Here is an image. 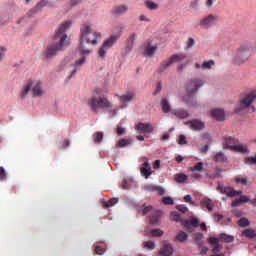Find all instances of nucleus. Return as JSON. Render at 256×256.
<instances>
[{"instance_id":"nucleus-18","label":"nucleus","mask_w":256,"mask_h":256,"mask_svg":"<svg viewBox=\"0 0 256 256\" xmlns=\"http://www.w3.org/2000/svg\"><path fill=\"white\" fill-rule=\"evenodd\" d=\"M129 11V6L122 4V5H118L115 6L112 10L111 13L112 15H114L115 17H121V15H125V12Z\"/></svg>"},{"instance_id":"nucleus-20","label":"nucleus","mask_w":256,"mask_h":256,"mask_svg":"<svg viewBox=\"0 0 256 256\" xmlns=\"http://www.w3.org/2000/svg\"><path fill=\"white\" fill-rule=\"evenodd\" d=\"M135 37H137V33H132L128 38L125 46V54L131 53L133 51V46L135 45Z\"/></svg>"},{"instance_id":"nucleus-58","label":"nucleus","mask_w":256,"mask_h":256,"mask_svg":"<svg viewBox=\"0 0 256 256\" xmlns=\"http://www.w3.org/2000/svg\"><path fill=\"white\" fill-rule=\"evenodd\" d=\"M150 211H153V206H146V207L142 210V215H147V213H149Z\"/></svg>"},{"instance_id":"nucleus-29","label":"nucleus","mask_w":256,"mask_h":256,"mask_svg":"<svg viewBox=\"0 0 256 256\" xmlns=\"http://www.w3.org/2000/svg\"><path fill=\"white\" fill-rule=\"evenodd\" d=\"M161 215H163V212L161 211H155L152 216L150 217V223L151 225H159V221H161Z\"/></svg>"},{"instance_id":"nucleus-35","label":"nucleus","mask_w":256,"mask_h":256,"mask_svg":"<svg viewBox=\"0 0 256 256\" xmlns=\"http://www.w3.org/2000/svg\"><path fill=\"white\" fill-rule=\"evenodd\" d=\"M188 238L189 235H187V233L184 231H180L175 237L176 241H179V243H184V241H187Z\"/></svg>"},{"instance_id":"nucleus-63","label":"nucleus","mask_w":256,"mask_h":256,"mask_svg":"<svg viewBox=\"0 0 256 256\" xmlns=\"http://www.w3.org/2000/svg\"><path fill=\"white\" fill-rule=\"evenodd\" d=\"M139 21H146L147 23L151 22V19L147 18L145 15H140Z\"/></svg>"},{"instance_id":"nucleus-5","label":"nucleus","mask_w":256,"mask_h":256,"mask_svg":"<svg viewBox=\"0 0 256 256\" xmlns=\"http://www.w3.org/2000/svg\"><path fill=\"white\" fill-rule=\"evenodd\" d=\"M256 50V42H244L239 48L236 50L233 63L235 65H244V63L249 61V57H251V53Z\"/></svg>"},{"instance_id":"nucleus-52","label":"nucleus","mask_w":256,"mask_h":256,"mask_svg":"<svg viewBox=\"0 0 256 256\" xmlns=\"http://www.w3.org/2000/svg\"><path fill=\"white\" fill-rule=\"evenodd\" d=\"M178 145H187V137L181 134L178 139Z\"/></svg>"},{"instance_id":"nucleus-51","label":"nucleus","mask_w":256,"mask_h":256,"mask_svg":"<svg viewBox=\"0 0 256 256\" xmlns=\"http://www.w3.org/2000/svg\"><path fill=\"white\" fill-rule=\"evenodd\" d=\"M129 140L127 139H120L117 143V147H127L129 145Z\"/></svg>"},{"instance_id":"nucleus-34","label":"nucleus","mask_w":256,"mask_h":256,"mask_svg":"<svg viewBox=\"0 0 256 256\" xmlns=\"http://www.w3.org/2000/svg\"><path fill=\"white\" fill-rule=\"evenodd\" d=\"M155 51H157V46H148L144 50V55L146 57H153V55H155Z\"/></svg>"},{"instance_id":"nucleus-31","label":"nucleus","mask_w":256,"mask_h":256,"mask_svg":"<svg viewBox=\"0 0 256 256\" xmlns=\"http://www.w3.org/2000/svg\"><path fill=\"white\" fill-rule=\"evenodd\" d=\"M242 235L246 237V239H256V230L255 229H245L242 231Z\"/></svg>"},{"instance_id":"nucleus-59","label":"nucleus","mask_w":256,"mask_h":256,"mask_svg":"<svg viewBox=\"0 0 256 256\" xmlns=\"http://www.w3.org/2000/svg\"><path fill=\"white\" fill-rule=\"evenodd\" d=\"M122 189H130L131 186L129 185V182L127 180H123L121 184Z\"/></svg>"},{"instance_id":"nucleus-60","label":"nucleus","mask_w":256,"mask_h":256,"mask_svg":"<svg viewBox=\"0 0 256 256\" xmlns=\"http://www.w3.org/2000/svg\"><path fill=\"white\" fill-rule=\"evenodd\" d=\"M7 51V48L0 46V61L5 57V52Z\"/></svg>"},{"instance_id":"nucleus-46","label":"nucleus","mask_w":256,"mask_h":256,"mask_svg":"<svg viewBox=\"0 0 256 256\" xmlns=\"http://www.w3.org/2000/svg\"><path fill=\"white\" fill-rule=\"evenodd\" d=\"M246 165H256V155L250 156L245 159Z\"/></svg>"},{"instance_id":"nucleus-47","label":"nucleus","mask_w":256,"mask_h":256,"mask_svg":"<svg viewBox=\"0 0 256 256\" xmlns=\"http://www.w3.org/2000/svg\"><path fill=\"white\" fill-rule=\"evenodd\" d=\"M0 181H7V172L3 166L0 167Z\"/></svg>"},{"instance_id":"nucleus-14","label":"nucleus","mask_w":256,"mask_h":256,"mask_svg":"<svg viewBox=\"0 0 256 256\" xmlns=\"http://www.w3.org/2000/svg\"><path fill=\"white\" fill-rule=\"evenodd\" d=\"M144 191H147L148 193H158V195H165V189L161 186H156L153 184H146L143 187Z\"/></svg>"},{"instance_id":"nucleus-40","label":"nucleus","mask_w":256,"mask_h":256,"mask_svg":"<svg viewBox=\"0 0 256 256\" xmlns=\"http://www.w3.org/2000/svg\"><path fill=\"white\" fill-rule=\"evenodd\" d=\"M215 66V61L209 60V61H204L201 65V69H212Z\"/></svg>"},{"instance_id":"nucleus-61","label":"nucleus","mask_w":256,"mask_h":256,"mask_svg":"<svg viewBox=\"0 0 256 256\" xmlns=\"http://www.w3.org/2000/svg\"><path fill=\"white\" fill-rule=\"evenodd\" d=\"M193 45H195V40L193 38H189L188 42H187L188 49H191V47H193Z\"/></svg>"},{"instance_id":"nucleus-17","label":"nucleus","mask_w":256,"mask_h":256,"mask_svg":"<svg viewBox=\"0 0 256 256\" xmlns=\"http://www.w3.org/2000/svg\"><path fill=\"white\" fill-rule=\"evenodd\" d=\"M183 225L189 233H193V228L196 229V227H199V219L192 218L190 220H186L183 222Z\"/></svg>"},{"instance_id":"nucleus-38","label":"nucleus","mask_w":256,"mask_h":256,"mask_svg":"<svg viewBox=\"0 0 256 256\" xmlns=\"http://www.w3.org/2000/svg\"><path fill=\"white\" fill-rule=\"evenodd\" d=\"M202 203L208 211H210V212L213 211V201L211 199L206 198L202 201Z\"/></svg>"},{"instance_id":"nucleus-9","label":"nucleus","mask_w":256,"mask_h":256,"mask_svg":"<svg viewBox=\"0 0 256 256\" xmlns=\"http://www.w3.org/2000/svg\"><path fill=\"white\" fill-rule=\"evenodd\" d=\"M185 59V56H180V55H172L170 58L167 60L163 61L159 67H158V73H165L173 63H179V61H183Z\"/></svg>"},{"instance_id":"nucleus-62","label":"nucleus","mask_w":256,"mask_h":256,"mask_svg":"<svg viewBox=\"0 0 256 256\" xmlns=\"http://www.w3.org/2000/svg\"><path fill=\"white\" fill-rule=\"evenodd\" d=\"M159 167H161V160H156L153 163V169H159Z\"/></svg>"},{"instance_id":"nucleus-3","label":"nucleus","mask_w":256,"mask_h":256,"mask_svg":"<svg viewBox=\"0 0 256 256\" xmlns=\"http://www.w3.org/2000/svg\"><path fill=\"white\" fill-rule=\"evenodd\" d=\"M216 191H219L221 195H226L230 199H233V197H239L232 201V207H240L243 203L251 202V199L248 196L243 195L242 191H237L231 186H224L221 182H218Z\"/></svg>"},{"instance_id":"nucleus-23","label":"nucleus","mask_w":256,"mask_h":256,"mask_svg":"<svg viewBox=\"0 0 256 256\" xmlns=\"http://www.w3.org/2000/svg\"><path fill=\"white\" fill-rule=\"evenodd\" d=\"M136 129L138 133H153V125L151 124L139 123Z\"/></svg>"},{"instance_id":"nucleus-57","label":"nucleus","mask_w":256,"mask_h":256,"mask_svg":"<svg viewBox=\"0 0 256 256\" xmlns=\"http://www.w3.org/2000/svg\"><path fill=\"white\" fill-rule=\"evenodd\" d=\"M184 201H185V203H190L191 205H193V203H195V202H193V197H191V195H186V196H184Z\"/></svg>"},{"instance_id":"nucleus-33","label":"nucleus","mask_w":256,"mask_h":256,"mask_svg":"<svg viewBox=\"0 0 256 256\" xmlns=\"http://www.w3.org/2000/svg\"><path fill=\"white\" fill-rule=\"evenodd\" d=\"M219 241H223V243H233L235 241V237L227 234H220Z\"/></svg>"},{"instance_id":"nucleus-50","label":"nucleus","mask_w":256,"mask_h":256,"mask_svg":"<svg viewBox=\"0 0 256 256\" xmlns=\"http://www.w3.org/2000/svg\"><path fill=\"white\" fill-rule=\"evenodd\" d=\"M171 219L172 221H181V215H179V212L173 211L171 212Z\"/></svg>"},{"instance_id":"nucleus-44","label":"nucleus","mask_w":256,"mask_h":256,"mask_svg":"<svg viewBox=\"0 0 256 256\" xmlns=\"http://www.w3.org/2000/svg\"><path fill=\"white\" fill-rule=\"evenodd\" d=\"M238 225L239 227H249L251 223L249 222V219L243 217V218H240V220L238 221Z\"/></svg>"},{"instance_id":"nucleus-28","label":"nucleus","mask_w":256,"mask_h":256,"mask_svg":"<svg viewBox=\"0 0 256 256\" xmlns=\"http://www.w3.org/2000/svg\"><path fill=\"white\" fill-rule=\"evenodd\" d=\"M47 5H49V0H41L35 8L29 11V15H35L37 11H41V9H43V7H47Z\"/></svg>"},{"instance_id":"nucleus-12","label":"nucleus","mask_w":256,"mask_h":256,"mask_svg":"<svg viewBox=\"0 0 256 256\" xmlns=\"http://www.w3.org/2000/svg\"><path fill=\"white\" fill-rule=\"evenodd\" d=\"M238 143L239 141L235 137L224 136L222 147L223 149H229L230 151H232V147H235V145H237Z\"/></svg>"},{"instance_id":"nucleus-54","label":"nucleus","mask_w":256,"mask_h":256,"mask_svg":"<svg viewBox=\"0 0 256 256\" xmlns=\"http://www.w3.org/2000/svg\"><path fill=\"white\" fill-rule=\"evenodd\" d=\"M176 209L180 211V213H187V211H189V208L185 205H178Z\"/></svg>"},{"instance_id":"nucleus-64","label":"nucleus","mask_w":256,"mask_h":256,"mask_svg":"<svg viewBox=\"0 0 256 256\" xmlns=\"http://www.w3.org/2000/svg\"><path fill=\"white\" fill-rule=\"evenodd\" d=\"M117 135H125V128L118 127L117 128Z\"/></svg>"},{"instance_id":"nucleus-53","label":"nucleus","mask_w":256,"mask_h":256,"mask_svg":"<svg viewBox=\"0 0 256 256\" xmlns=\"http://www.w3.org/2000/svg\"><path fill=\"white\" fill-rule=\"evenodd\" d=\"M144 247H145L146 249L153 250V249H155V242H153V241H147V242L144 243Z\"/></svg>"},{"instance_id":"nucleus-6","label":"nucleus","mask_w":256,"mask_h":256,"mask_svg":"<svg viewBox=\"0 0 256 256\" xmlns=\"http://www.w3.org/2000/svg\"><path fill=\"white\" fill-rule=\"evenodd\" d=\"M256 101V90L244 93L239 99V105L234 108V113L240 115L243 111L248 113H255L256 108L253 105Z\"/></svg>"},{"instance_id":"nucleus-45","label":"nucleus","mask_w":256,"mask_h":256,"mask_svg":"<svg viewBox=\"0 0 256 256\" xmlns=\"http://www.w3.org/2000/svg\"><path fill=\"white\" fill-rule=\"evenodd\" d=\"M80 56H81V58L74 63V67L76 69H77V67H81V65H83L86 61L87 55H81L80 54Z\"/></svg>"},{"instance_id":"nucleus-55","label":"nucleus","mask_w":256,"mask_h":256,"mask_svg":"<svg viewBox=\"0 0 256 256\" xmlns=\"http://www.w3.org/2000/svg\"><path fill=\"white\" fill-rule=\"evenodd\" d=\"M217 0H206L205 6L207 9H213V5L215 4Z\"/></svg>"},{"instance_id":"nucleus-15","label":"nucleus","mask_w":256,"mask_h":256,"mask_svg":"<svg viewBox=\"0 0 256 256\" xmlns=\"http://www.w3.org/2000/svg\"><path fill=\"white\" fill-rule=\"evenodd\" d=\"M208 243L212 245V253H220V251L223 249V245L219 244V238L216 237H210L208 238Z\"/></svg>"},{"instance_id":"nucleus-7","label":"nucleus","mask_w":256,"mask_h":256,"mask_svg":"<svg viewBox=\"0 0 256 256\" xmlns=\"http://www.w3.org/2000/svg\"><path fill=\"white\" fill-rule=\"evenodd\" d=\"M88 107L97 113L99 109H111V102L103 96H92L88 99Z\"/></svg>"},{"instance_id":"nucleus-8","label":"nucleus","mask_w":256,"mask_h":256,"mask_svg":"<svg viewBox=\"0 0 256 256\" xmlns=\"http://www.w3.org/2000/svg\"><path fill=\"white\" fill-rule=\"evenodd\" d=\"M121 37V32H118L116 35L110 36L108 39H106L102 46L98 50V57L100 59H105L107 56V51L113 47L115 43H117V40Z\"/></svg>"},{"instance_id":"nucleus-2","label":"nucleus","mask_w":256,"mask_h":256,"mask_svg":"<svg viewBox=\"0 0 256 256\" xmlns=\"http://www.w3.org/2000/svg\"><path fill=\"white\" fill-rule=\"evenodd\" d=\"M101 41V33L92 30L91 26L84 24L80 28V43L78 46L80 55H91V49L87 45H97Z\"/></svg>"},{"instance_id":"nucleus-24","label":"nucleus","mask_w":256,"mask_h":256,"mask_svg":"<svg viewBox=\"0 0 256 256\" xmlns=\"http://www.w3.org/2000/svg\"><path fill=\"white\" fill-rule=\"evenodd\" d=\"M31 87H33V81L28 80V82L23 86V88L19 94L20 99H25V97H27V95L31 91Z\"/></svg>"},{"instance_id":"nucleus-21","label":"nucleus","mask_w":256,"mask_h":256,"mask_svg":"<svg viewBox=\"0 0 256 256\" xmlns=\"http://www.w3.org/2000/svg\"><path fill=\"white\" fill-rule=\"evenodd\" d=\"M140 173L145 179H149L153 172L151 171V165H149V162L146 161L142 164V167L140 168Z\"/></svg>"},{"instance_id":"nucleus-10","label":"nucleus","mask_w":256,"mask_h":256,"mask_svg":"<svg viewBox=\"0 0 256 256\" xmlns=\"http://www.w3.org/2000/svg\"><path fill=\"white\" fill-rule=\"evenodd\" d=\"M217 21H219V16H217V14H209L200 20L199 25L200 27H203V29H210L217 23Z\"/></svg>"},{"instance_id":"nucleus-25","label":"nucleus","mask_w":256,"mask_h":256,"mask_svg":"<svg viewBox=\"0 0 256 256\" xmlns=\"http://www.w3.org/2000/svg\"><path fill=\"white\" fill-rule=\"evenodd\" d=\"M234 153H242V154H247L249 153V148L247 144H235L234 147H232V150Z\"/></svg>"},{"instance_id":"nucleus-41","label":"nucleus","mask_w":256,"mask_h":256,"mask_svg":"<svg viewBox=\"0 0 256 256\" xmlns=\"http://www.w3.org/2000/svg\"><path fill=\"white\" fill-rule=\"evenodd\" d=\"M234 181H235V183H237V184L240 183L241 185H248L249 184V180H247V177L241 178V176H236L234 178Z\"/></svg>"},{"instance_id":"nucleus-13","label":"nucleus","mask_w":256,"mask_h":256,"mask_svg":"<svg viewBox=\"0 0 256 256\" xmlns=\"http://www.w3.org/2000/svg\"><path fill=\"white\" fill-rule=\"evenodd\" d=\"M159 254L161 256H171L173 255V246L169 241L164 240L162 241V247L160 248Z\"/></svg>"},{"instance_id":"nucleus-16","label":"nucleus","mask_w":256,"mask_h":256,"mask_svg":"<svg viewBox=\"0 0 256 256\" xmlns=\"http://www.w3.org/2000/svg\"><path fill=\"white\" fill-rule=\"evenodd\" d=\"M186 125H189L192 131H201V129H205V123L197 119L186 122Z\"/></svg>"},{"instance_id":"nucleus-43","label":"nucleus","mask_w":256,"mask_h":256,"mask_svg":"<svg viewBox=\"0 0 256 256\" xmlns=\"http://www.w3.org/2000/svg\"><path fill=\"white\" fill-rule=\"evenodd\" d=\"M117 203H119V199L112 198L108 202L104 203V207L109 209V207H113V205H117Z\"/></svg>"},{"instance_id":"nucleus-36","label":"nucleus","mask_w":256,"mask_h":256,"mask_svg":"<svg viewBox=\"0 0 256 256\" xmlns=\"http://www.w3.org/2000/svg\"><path fill=\"white\" fill-rule=\"evenodd\" d=\"M145 6L147 7V9H149L150 11H157V9H159V5L151 0H147L145 1Z\"/></svg>"},{"instance_id":"nucleus-4","label":"nucleus","mask_w":256,"mask_h":256,"mask_svg":"<svg viewBox=\"0 0 256 256\" xmlns=\"http://www.w3.org/2000/svg\"><path fill=\"white\" fill-rule=\"evenodd\" d=\"M203 85H205L203 79L194 78L188 81L186 85V95L182 97V101L186 103L188 107H197V100L194 95Z\"/></svg>"},{"instance_id":"nucleus-22","label":"nucleus","mask_w":256,"mask_h":256,"mask_svg":"<svg viewBox=\"0 0 256 256\" xmlns=\"http://www.w3.org/2000/svg\"><path fill=\"white\" fill-rule=\"evenodd\" d=\"M211 117L216 119V121H225V111L223 109H213L211 110Z\"/></svg>"},{"instance_id":"nucleus-39","label":"nucleus","mask_w":256,"mask_h":256,"mask_svg":"<svg viewBox=\"0 0 256 256\" xmlns=\"http://www.w3.org/2000/svg\"><path fill=\"white\" fill-rule=\"evenodd\" d=\"M195 238L194 241L198 247H203V235L201 233L194 234Z\"/></svg>"},{"instance_id":"nucleus-49","label":"nucleus","mask_w":256,"mask_h":256,"mask_svg":"<svg viewBox=\"0 0 256 256\" xmlns=\"http://www.w3.org/2000/svg\"><path fill=\"white\" fill-rule=\"evenodd\" d=\"M151 235H153V237H163V230H161V229H152L151 230Z\"/></svg>"},{"instance_id":"nucleus-56","label":"nucleus","mask_w":256,"mask_h":256,"mask_svg":"<svg viewBox=\"0 0 256 256\" xmlns=\"http://www.w3.org/2000/svg\"><path fill=\"white\" fill-rule=\"evenodd\" d=\"M95 253H96V255H103L105 253V249L101 246H96Z\"/></svg>"},{"instance_id":"nucleus-30","label":"nucleus","mask_w":256,"mask_h":256,"mask_svg":"<svg viewBox=\"0 0 256 256\" xmlns=\"http://www.w3.org/2000/svg\"><path fill=\"white\" fill-rule=\"evenodd\" d=\"M213 161H215V163H227V157L225 156V153L220 151L214 155Z\"/></svg>"},{"instance_id":"nucleus-42","label":"nucleus","mask_w":256,"mask_h":256,"mask_svg":"<svg viewBox=\"0 0 256 256\" xmlns=\"http://www.w3.org/2000/svg\"><path fill=\"white\" fill-rule=\"evenodd\" d=\"M94 143H101L103 141V132H96L93 134Z\"/></svg>"},{"instance_id":"nucleus-37","label":"nucleus","mask_w":256,"mask_h":256,"mask_svg":"<svg viewBox=\"0 0 256 256\" xmlns=\"http://www.w3.org/2000/svg\"><path fill=\"white\" fill-rule=\"evenodd\" d=\"M188 179H189V177L185 174H176L175 175L176 183H185V181H187Z\"/></svg>"},{"instance_id":"nucleus-11","label":"nucleus","mask_w":256,"mask_h":256,"mask_svg":"<svg viewBox=\"0 0 256 256\" xmlns=\"http://www.w3.org/2000/svg\"><path fill=\"white\" fill-rule=\"evenodd\" d=\"M203 162H197L194 166L190 167L189 170L191 171L193 179H202L203 176L201 175V171H203Z\"/></svg>"},{"instance_id":"nucleus-27","label":"nucleus","mask_w":256,"mask_h":256,"mask_svg":"<svg viewBox=\"0 0 256 256\" xmlns=\"http://www.w3.org/2000/svg\"><path fill=\"white\" fill-rule=\"evenodd\" d=\"M135 99V94L133 92H127L119 97L120 103H131Z\"/></svg>"},{"instance_id":"nucleus-26","label":"nucleus","mask_w":256,"mask_h":256,"mask_svg":"<svg viewBox=\"0 0 256 256\" xmlns=\"http://www.w3.org/2000/svg\"><path fill=\"white\" fill-rule=\"evenodd\" d=\"M171 113L178 119H187V117H189V112L185 109H174Z\"/></svg>"},{"instance_id":"nucleus-1","label":"nucleus","mask_w":256,"mask_h":256,"mask_svg":"<svg viewBox=\"0 0 256 256\" xmlns=\"http://www.w3.org/2000/svg\"><path fill=\"white\" fill-rule=\"evenodd\" d=\"M71 27V22L66 21L62 23L56 30L53 41L49 44L46 50L42 53L44 59H53L59 51H63V47H67V34L65 33L67 29Z\"/></svg>"},{"instance_id":"nucleus-19","label":"nucleus","mask_w":256,"mask_h":256,"mask_svg":"<svg viewBox=\"0 0 256 256\" xmlns=\"http://www.w3.org/2000/svg\"><path fill=\"white\" fill-rule=\"evenodd\" d=\"M32 97H43V84L41 82H33Z\"/></svg>"},{"instance_id":"nucleus-32","label":"nucleus","mask_w":256,"mask_h":256,"mask_svg":"<svg viewBox=\"0 0 256 256\" xmlns=\"http://www.w3.org/2000/svg\"><path fill=\"white\" fill-rule=\"evenodd\" d=\"M161 106H162V111L164 113H171V104H169V100H167L166 98H163L161 100Z\"/></svg>"},{"instance_id":"nucleus-48","label":"nucleus","mask_w":256,"mask_h":256,"mask_svg":"<svg viewBox=\"0 0 256 256\" xmlns=\"http://www.w3.org/2000/svg\"><path fill=\"white\" fill-rule=\"evenodd\" d=\"M162 203L164 205H174L175 201H173V198H171V197H163L162 198Z\"/></svg>"}]
</instances>
